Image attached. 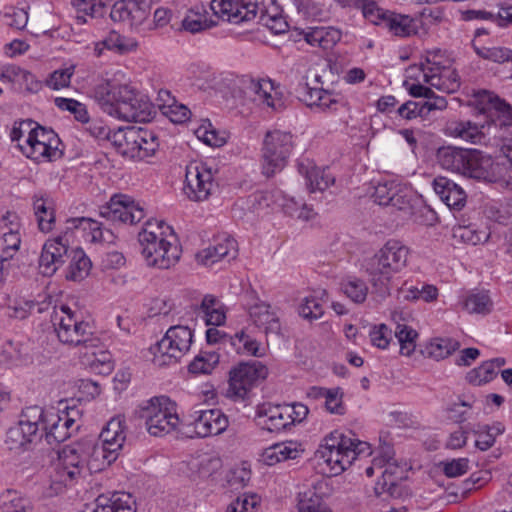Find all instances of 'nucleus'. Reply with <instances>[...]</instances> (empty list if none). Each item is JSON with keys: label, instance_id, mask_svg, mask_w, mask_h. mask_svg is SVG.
I'll return each instance as SVG.
<instances>
[{"label": "nucleus", "instance_id": "1", "mask_svg": "<svg viewBox=\"0 0 512 512\" xmlns=\"http://www.w3.org/2000/svg\"><path fill=\"white\" fill-rule=\"evenodd\" d=\"M95 99L109 115L128 122H146L151 118V103L130 85L105 82L96 86Z\"/></svg>", "mask_w": 512, "mask_h": 512}, {"label": "nucleus", "instance_id": "2", "mask_svg": "<svg viewBox=\"0 0 512 512\" xmlns=\"http://www.w3.org/2000/svg\"><path fill=\"white\" fill-rule=\"evenodd\" d=\"M408 256L407 246L399 240L390 239L366 260L365 271L373 293L381 298L390 295L392 277L406 268Z\"/></svg>", "mask_w": 512, "mask_h": 512}, {"label": "nucleus", "instance_id": "3", "mask_svg": "<svg viewBox=\"0 0 512 512\" xmlns=\"http://www.w3.org/2000/svg\"><path fill=\"white\" fill-rule=\"evenodd\" d=\"M52 322L57 337L63 344L83 347L87 350L101 346V341L94 335L90 323L84 321L78 311L72 310L67 305L55 308Z\"/></svg>", "mask_w": 512, "mask_h": 512}, {"label": "nucleus", "instance_id": "4", "mask_svg": "<svg viewBox=\"0 0 512 512\" xmlns=\"http://www.w3.org/2000/svg\"><path fill=\"white\" fill-rule=\"evenodd\" d=\"M192 342L193 332L188 326L170 327L162 339L150 349L153 363L158 367L178 363L190 350Z\"/></svg>", "mask_w": 512, "mask_h": 512}, {"label": "nucleus", "instance_id": "5", "mask_svg": "<svg viewBox=\"0 0 512 512\" xmlns=\"http://www.w3.org/2000/svg\"><path fill=\"white\" fill-rule=\"evenodd\" d=\"M141 418L145 420L148 433L156 437L175 431L180 422L176 404L166 396L148 400L141 407Z\"/></svg>", "mask_w": 512, "mask_h": 512}, {"label": "nucleus", "instance_id": "6", "mask_svg": "<svg viewBox=\"0 0 512 512\" xmlns=\"http://www.w3.org/2000/svg\"><path fill=\"white\" fill-rule=\"evenodd\" d=\"M292 149L291 133L280 130L268 132L263 141L262 173L269 178L280 172L285 167Z\"/></svg>", "mask_w": 512, "mask_h": 512}, {"label": "nucleus", "instance_id": "7", "mask_svg": "<svg viewBox=\"0 0 512 512\" xmlns=\"http://www.w3.org/2000/svg\"><path fill=\"white\" fill-rule=\"evenodd\" d=\"M352 445L351 437L339 431L325 437L316 451V458L322 460L332 476H337L351 466V456L347 448Z\"/></svg>", "mask_w": 512, "mask_h": 512}, {"label": "nucleus", "instance_id": "8", "mask_svg": "<svg viewBox=\"0 0 512 512\" xmlns=\"http://www.w3.org/2000/svg\"><path fill=\"white\" fill-rule=\"evenodd\" d=\"M268 375V369L259 361L242 362L229 373L228 394L235 399L244 400L251 389Z\"/></svg>", "mask_w": 512, "mask_h": 512}, {"label": "nucleus", "instance_id": "9", "mask_svg": "<svg viewBox=\"0 0 512 512\" xmlns=\"http://www.w3.org/2000/svg\"><path fill=\"white\" fill-rule=\"evenodd\" d=\"M37 413L39 426L45 432V439L48 444H59L70 437L75 426L74 414L78 411L71 409L70 411H47L43 412L38 408L33 409ZM77 427L75 428V430Z\"/></svg>", "mask_w": 512, "mask_h": 512}, {"label": "nucleus", "instance_id": "10", "mask_svg": "<svg viewBox=\"0 0 512 512\" xmlns=\"http://www.w3.org/2000/svg\"><path fill=\"white\" fill-rule=\"evenodd\" d=\"M479 114L484 117L482 124L486 125V131L509 127L512 125V107L497 95L482 91L476 97Z\"/></svg>", "mask_w": 512, "mask_h": 512}, {"label": "nucleus", "instance_id": "11", "mask_svg": "<svg viewBox=\"0 0 512 512\" xmlns=\"http://www.w3.org/2000/svg\"><path fill=\"white\" fill-rule=\"evenodd\" d=\"M210 9L218 19L232 24L250 22L259 12L258 4L253 0H212Z\"/></svg>", "mask_w": 512, "mask_h": 512}, {"label": "nucleus", "instance_id": "12", "mask_svg": "<svg viewBox=\"0 0 512 512\" xmlns=\"http://www.w3.org/2000/svg\"><path fill=\"white\" fill-rule=\"evenodd\" d=\"M101 217L120 223L135 224L140 222L144 216V208L140 203L127 195H114L110 201L100 208Z\"/></svg>", "mask_w": 512, "mask_h": 512}, {"label": "nucleus", "instance_id": "13", "mask_svg": "<svg viewBox=\"0 0 512 512\" xmlns=\"http://www.w3.org/2000/svg\"><path fill=\"white\" fill-rule=\"evenodd\" d=\"M151 243V251H149L145 242H139L142 254L149 266L168 269L177 263L181 250L175 234H169L168 238L155 239V242Z\"/></svg>", "mask_w": 512, "mask_h": 512}, {"label": "nucleus", "instance_id": "14", "mask_svg": "<svg viewBox=\"0 0 512 512\" xmlns=\"http://www.w3.org/2000/svg\"><path fill=\"white\" fill-rule=\"evenodd\" d=\"M185 183L184 191L193 201L206 200L214 187L211 170L198 163H191L186 167Z\"/></svg>", "mask_w": 512, "mask_h": 512}, {"label": "nucleus", "instance_id": "15", "mask_svg": "<svg viewBox=\"0 0 512 512\" xmlns=\"http://www.w3.org/2000/svg\"><path fill=\"white\" fill-rule=\"evenodd\" d=\"M61 479L66 483H72L82 475L87 467L84 441H79L65 446L59 453Z\"/></svg>", "mask_w": 512, "mask_h": 512}, {"label": "nucleus", "instance_id": "16", "mask_svg": "<svg viewBox=\"0 0 512 512\" xmlns=\"http://www.w3.org/2000/svg\"><path fill=\"white\" fill-rule=\"evenodd\" d=\"M499 168V164H495L490 156L476 149H468L461 174L476 180L496 182Z\"/></svg>", "mask_w": 512, "mask_h": 512}, {"label": "nucleus", "instance_id": "17", "mask_svg": "<svg viewBox=\"0 0 512 512\" xmlns=\"http://www.w3.org/2000/svg\"><path fill=\"white\" fill-rule=\"evenodd\" d=\"M296 94L300 101L310 108L320 111H337L343 105V98L333 91L323 88L311 87L308 83H300L296 88Z\"/></svg>", "mask_w": 512, "mask_h": 512}, {"label": "nucleus", "instance_id": "18", "mask_svg": "<svg viewBox=\"0 0 512 512\" xmlns=\"http://www.w3.org/2000/svg\"><path fill=\"white\" fill-rule=\"evenodd\" d=\"M437 52H428L425 63H421L423 80L425 83L438 89H442V80L447 79L449 84L446 87L447 92H454L460 87V77L455 70L442 66L436 60Z\"/></svg>", "mask_w": 512, "mask_h": 512}, {"label": "nucleus", "instance_id": "19", "mask_svg": "<svg viewBox=\"0 0 512 512\" xmlns=\"http://www.w3.org/2000/svg\"><path fill=\"white\" fill-rule=\"evenodd\" d=\"M39 421H32L27 415L19 420V422L10 427L6 433L5 444L11 451L26 450L38 436Z\"/></svg>", "mask_w": 512, "mask_h": 512}, {"label": "nucleus", "instance_id": "20", "mask_svg": "<svg viewBox=\"0 0 512 512\" xmlns=\"http://www.w3.org/2000/svg\"><path fill=\"white\" fill-rule=\"evenodd\" d=\"M150 8L144 0H119L111 8L110 17L115 22L141 25L149 16Z\"/></svg>", "mask_w": 512, "mask_h": 512}, {"label": "nucleus", "instance_id": "21", "mask_svg": "<svg viewBox=\"0 0 512 512\" xmlns=\"http://www.w3.org/2000/svg\"><path fill=\"white\" fill-rule=\"evenodd\" d=\"M288 410L284 405H262L257 409L256 423L263 430L278 433L292 425Z\"/></svg>", "mask_w": 512, "mask_h": 512}, {"label": "nucleus", "instance_id": "22", "mask_svg": "<svg viewBox=\"0 0 512 512\" xmlns=\"http://www.w3.org/2000/svg\"><path fill=\"white\" fill-rule=\"evenodd\" d=\"M69 258L68 248L61 242V238L48 240L42 248L39 257L40 273L52 276Z\"/></svg>", "mask_w": 512, "mask_h": 512}, {"label": "nucleus", "instance_id": "23", "mask_svg": "<svg viewBox=\"0 0 512 512\" xmlns=\"http://www.w3.org/2000/svg\"><path fill=\"white\" fill-rule=\"evenodd\" d=\"M227 427L228 419L219 409L195 411L194 428L199 437L221 434Z\"/></svg>", "mask_w": 512, "mask_h": 512}, {"label": "nucleus", "instance_id": "24", "mask_svg": "<svg viewBox=\"0 0 512 512\" xmlns=\"http://www.w3.org/2000/svg\"><path fill=\"white\" fill-rule=\"evenodd\" d=\"M238 255L237 241L230 236H223L215 240V244L204 249L197 257L199 261L206 265L211 266L214 263L227 259L231 261Z\"/></svg>", "mask_w": 512, "mask_h": 512}, {"label": "nucleus", "instance_id": "25", "mask_svg": "<svg viewBox=\"0 0 512 512\" xmlns=\"http://www.w3.org/2000/svg\"><path fill=\"white\" fill-rule=\"evenodd\" d=\"M435 193L447 207L454 210H461L466 204V193L454 181L446 177H437L433 181Z\"/></svg>", "mask_w": 512, "mask_h": 512}, {"label": "nucleus", "instance_id": "26", "mask_svg": "<svg viewBox=\"0 0 512 512\" xmlns=\"http://www.w3.org/2000/svg\"><path fill=\"white\" fill-rule=\"evenodd\" d=\"M91 512H136L135 501L129 493L115 492L112 495H100L95 500Z\"/></svg>", "mask_w": 512, "mask_h": 512}, {"label": "nucleus", "instance_id": "27", "mask_svg": "<svg viewBox=\"0 0 512 512\" xmlns=\"http://www.w3.org/2000/svg\"><path fill=\"white\" fill-rule=\"evenodd\" d=\"M249 315L253 320L254 324L263 328L266 334H279L281 330V324L278 316L268 303L258 300L255 304L249 308Z\"/></svg>", "mask_w": 512, "mask_h": 512}, {"label": "nucleus", "instance_id": "28", "mask_svg": "<svg viewBox=\"0 0 512 512\" xmlns=\"http://www.w3.org/2000/svg\"><path fill=\"white\" fill-rule=\"evenodd\" d=\"M449 133L472 144L486 143L488 132L486 125L471 121H453L448 126Z\"/></svg>", "mask_w": 512, "mask_h": 512}, {"label": "nucleus", "instance_id": "29", "mask_svg": "<svg viewBox=\"0 0 512 512\" xmlns=\"http://www.w3.org/2000/svg\"><path fill=\"white\" fill-rule=\"evenodd\" d=\"M461 307L469 314L486 316L494 309V302L488 290L473 289L461 298Z\"/></svg>", "mask_w": 512, "mask_h": 512}, {"label": "nucleus", "instance_id": "30", "mask_svg": "<svg viewBox=\"0 0 512 512\" xmlns=\"http://www.w3.org/2000/svg\"><path fill=\"white\" fill-rule=\"evenodd\" d=\"M83 441L86 452L87 468L89 470H102L113 463L118 457L116 452H110L106 446L99 442H94L92 440Z\"/></svg>", "mask_w": 512, "mask_h": 512}, {"label": "nucleus", "instance_id": "31", "mask_svg": "<svg viewBox=\"0 0 512 512\" xmlns=\"http://www.w3.org/2000/svg\"><path fill=\"white\" fill-rule=\"evenodd\" d=\"M18 147L26 157L36 162L43 160L54 161L61 158L63 155L59 147L41 143L33 137H27L25 145L18 144Z\"/></svg>", "mask_w": 512, "mask_h": 512}, {"label": "nucleus", "instance_id": "32", "mask_svg": "<svg viewBox=\"0 0 512 512\" xmlns=\"http://www.w3.org/2000/svg\"><path fill=\"white\" fill-rule=\"evenodd\" d=\"M299 172L305 176L306 185L311 193L323 192L335 183V177L324 168L300 163Z\"/></svg>", "mask_w": 512, "mask_h": 512}, {"label": "nucleus", "instance_id": "33", "mask_svg": "<svg viewBox=\"0 0 512 512\" xmlns=\"http://www.w3.org/2000/svg\"><path fill=\"white\" fill-rule=\"evenodd\" d=\"M67 229L89 230L93 242L113 243L114 234L110 229L103 227V224L88 217L69 218L66 221Z\"/></svg>", "mask_w": 512, "mask_h": 512}, {"label": "nucleus", "instance_id": "34", "mask_svg": "<svg viewBox=\"0 0 512 512\" xmlns=\"http://www.w3.org/2000/svg\"><path fill=\"white\" fill-rule=\"evenodd\" d=\"M112 144L118 152L124 157L139 160L140 150L138 148V136H136V127H128L113 131L111 136Z\"/></svg>", "mask_w": 512, "mask_h": 512}, {"label": "nucleus", "instance_id": "35", "mask_svg": "<svg viewBox=\"0 0 512 512\" xmlns=\"http://www.w3.org/2000/svg\"><path fill=\"white\" fill-rule=\"evenodd\" d=\"M299 447V444L292 441L276 443L263 451L262 461L268 466H273L281 461L296 459L302 452Z\"/></svg>", "mask_w": 512, "mask_h": 512}, {"label": "nucleus", "instance_id": "36", "mask_svg": "<svg viewBox=\"0 0 512 512\" xmlns=\"http://www.w3.org/2000/svg\"><path fill=\"white\" fill-rule=\"evenodd\" d=\"M126 435L124 431V420L121 418H112L106 427L100 433V442L106 446L110 452H116L123 447Z\"/></svg>", "mask_w": 512, "mask_h": 512}, {"label": "nucleus", "instance_id": "37", "mask_svg": "<svg viewBox=\"0 0 512 512\" xmlns=\"http://www.w3.org/2000/svg\"><path fill=\"white\" fill-rule=\"evenodd\" d=\"M208 11L204 6H195L188 10L182 20L184 30L191 33H198L217 25V21L208 17Z\"/></svg>", "mask_w": 512, "mask_h": 512}, {"label": "nucleus", "instance_id": "38", "mask_svg": "<svg viewBox=\"0 0 512 512\" xmlns=\"http://www.w3.org/2000/svg\"><path fill=\"white\" fill-rule=\"evenodd\" d=\"M467 151L459 147L443 146L437 150L436 158L442 168L461 174Z\"/></svg>", "mask_w": 512, "mask_h": 512}, {"label": "nucleus", "instance_id": "39", "mask_svg": "<svg viewBox=\"0 0 512 512\" xmlns=\"http://www.w3.org/2000/svg\"><path fill=\"white\" fill-rule=\"evenodd\" d=\"M197 311L203 314L207 325L220 326L226 320L223 304L218 298L210 294L203 297Z\"/></svg>", "mask_w": 512, "mask_h": 512}, {"label": "nucleus", "instance_id": "40", "mask_svg": "<svg viewBox=\"0 0 512 512\" xmlns=\"http://www.w3.org/2000/svg\"><path fill=\"white\" fill-rule=\"evenodd\" d=\"M389 33L397 37H409L418 31L416 21L408 15L390 11L385 26Z\"/></svg>", "mask_w": 512, "mask_h": 512}, {"label": "nucleus", "instance_id": "41", "mask_svg": "<svg viewBox=\"0 0 512 512\" xmlns=\"http://www.w3.org/2000/svg\"><path fill=\"white\" fill-rule=\"evenodd\" d=\"M304 38L312 46L328 49L340 40V32L330 27H312L304 33Z\"/></svg>", "mask_w": 512, "mask_h": 512}, {"label": "nucleus", "instance_id": "42", "mask_svg": "<svg viewBox=\"0 0 512 512\" xmlns=\"http://www.w3.org/2000/svg\"><path fill=\"white\" fill-rule=\"evenodd\" d=\"M34 214L41 232H50L55 224V210L52 203L43 197L35 198L33 201Z\"/></svg>", "mask_w": 512, "mask_h": 512}, {"label": "nucleus", "instance_id": "43", "mask_svg": "<svg viewBox=\"0 0 512 512\" xmlns=\"http://www.w3.org/2000/svg\"><path fill=\"white\" fill-rule=\"evenodd\" d=\"M406 472V464L400 466L391 458L390 461H387L386 468L382 471V482L379 481L377 483L375 493L380 495L385 490L395 487L399 481L406 478Z\"/></svg>", "mask_w": 512, "mask_h": 512}, {"label": "nucleus", "instance_id": "44", "mask_svg": "<svg viewBox=\"0 0 512 512\" xmlns=\"http://www.w3.org/2000/svg\"><path fill=\"white\" fill-rule=\"evenodd\" d=\"M504 430L505 427L500 422H495L492 425L478 424L473 430L476 435L475 446L482 451L488 450L494 445L496 437Z\"/></svg>", "mask_w": 512, "mask_h": 512}, {"label": "nucleus", "instance_id": "45", "mask_svg": "<svg viewBox=\"0 0 512 512\" xmlns=\"http://www.w3.org/2000/svg\"><path fill=\"white\" fill-rule=\"evenodd\" d=\"M298 510L299 512H332L318 493L316 486L298 494Z\"/></svg>", "mask_w": 512, "mask_h": 512}, {"label": "nucleus", "instance_id": "46", "mask_svg": "<svg viewBox=\"0 0 512 512\" xmlns=\"http://www.w3.org/2000/svg\"><path fill=\"white\" fill-rule=\"evenodd\" d=\"M169 234H174L172 228L158 220H148L143 229L138 234L139 242H145L146 245H152L151 242H155V239L168 238ZM148 250L151 251V246H148Z\"/></svg>", "mask_w": 512, "mask_h": 512}, {"label": "nucleus", "instance_id": "47", "mask_svg": "<svg viewBox=\"0 0 512 512\" xmlns=\"http://www.w3.org/2000/svg\"><path fill=\"white\" fill-rule=\"evenodd\" d=\"M90 268V259L85 255L83 250L77 249L73 251V256L68 266L66 279L72 281H80L89 274Z\"/></svg>", "mask_w": 512, "mask_h": 512}, {"label": "nucleus", "instance_id": "48", "mask_svg": "<svg viewBox=\"0 0 512 512\" xmlns=\"http://www.w3.org/2000/svg\"><path fill=\"white\" fill-rule=\"evenodd\" d=\"M220 356L215 351H203L189 364L188 370L193 374H210L219 364Z\"/></svg>", "mask_w": 512, "mask_h": 512}, {"label": "nucleus", "instance_id": "49", "mask_svg": "<svg viewBox=\"0 0 512 512\" xmlns=\"http://www.w3.org/2000/svg\"><path fill=\"white\" fill-rule=\"evenodd\" d=\"M232 348L238 354H248L256 357L264 355L260 343L252 339L243 330L233 335Z\"/></svg>", "mask_w": 512, "mask_h": 512}, {"label": "nucleus", "instance_id": "50", "mask_svg": "<svg viewBox=\"0 0 512 512\" xmlns=\"http://www.w3.org/2000/svg\"><path fill=\"white\" fill-rule=\"evenodd\" d=\"M136 136H138L137 143L140 150L139 160L153 156L159 148L157 135L153 131L136 127Z\"/></svg>", "mask_w": 512, "mask_h": 512}, {"label": "nucleus", "instance_id": "51", "mask_svg": "<svg viewBox=\"0 0 512 512\" xmlns=\"http://www.w3.org/2000/svg\"><path fill=\"white\" fill-rule=\"evenodd\" d=\"M2 497L5 499L2 512H33L34 504L31 499L19 496L16 491L6 490Z\"/></svg>", "mask_w": 512, "mask_h": 512}, {"label": "nucleus", "instance_id": "52", "mask_svg": "<svg viewBox=\"0 0 512 512\" xmlns=\"http://www.w3.org/2000/svg\"><path fill=\"white\" fill-rule=\"evenodd\" d=\"M101 43L106 49L120 54L133 51L138 46V43L133 38L122 36L116 31H110Z\"/></svg>", "mask_w": 512, "mask_h": 512}, {"label": "nucleus", "instance_id": "53", "mask_svg": "<svg viewBox=\"0 0 512 512\" xmlns=\"http://www.w3.org/2000/svg\"><path fill=\"white\" fill-rule=\"evenodd\" d=\"M416 200H419V198L409 188L399 185L388 206H392L410 217L414 205H416Z\"/></svg>", "mask_w": 512, "mask_h": 512}, {"label": "nucleus", "instance_id": "54", "mask_svg": "<svg viewBox=\"0 0 512 512\" xmlns=\"http://www.w3.org/2000/svg\"><path fill=\"white\" fill-rule=\"evenodd\" d=\"M253 88L259 101L265 103L275 111H279L283 108L284 103L281 98L276 97V92L274 95L272 94L273 85L270 80L258 81L254 84Z\"/></svg>", "mask_w": 512, "mask_h": 512}, {"label": "nucleus", "instance_id": "55", "mask_svg": "<svg viewBox=\"0 0 512 512\" xmlns=\"http://www.w3.org/2000/svg\"><path fill=\"white\" fill-rule=\"evenodd\" d=\"M395 337L400 345V353L410 356L416 348V338L418 337L416 330L405 324H398L395 329Z\"/></svg>", "mask_w": 512, "mask_h": 512}, {"label": "nucleus", "instance_id": "56", "mask_svg": "<svg viewBox=\"0 0 512 512\" xmlns=\"http://www.w3.org/2000/svg\"><path fill=\"white\" fill-rule=\"evenodd\" d=\"M358 3L365 19L374 25L385 26L386 19L390 12L389 10L379 7L376 2L370 0H359Z\"/></svg>", "mask_w": 512, "mask_h": 512}, {"label": "nucleus", "instance_id": "57", "mask_svg": "<svg viewBox=\"0 0 512 512\" xmlns=\"http://www.w3.org/2000/svg\"><path fill=\"white\" fill-rule=\"evenodd\" d=\"M188 465L191 470L190 478L195 481L196 479H206L212 476L218 469L219 461L212 458L196 459L189 462Z\"/></svg>", "mask_w": 512, "mask_h": 512}, {"label": "nucleus", "instance_id": "58", "mask_svg": "<svg viewBox=\"0 0 512 512\" xmlns=\"http://www.w3.org/2000/svg\"><path fill=\"white\" fill-rule=\"evenodd\" d=\"M342 292L355 303H362L367 297L368 287L363 280L349 278L341 282Z\"/></svg>", "mask_w": 512, "mask_h": 512}, {"label": "nucleus", "instance_id": "59", "mask_svg": "<svg viewBox=\"0 0 512 512\" xmlns=\"http://www.w3.org/2000/svg\"><path fill=\"white\" fill-rule=\"evenodd\" d=\"M472 47L476 54L487 60H491L497 63H504L512 61V50L503 47H480L476 41H472Z\"/></svg>", "mask_w": 512, "mask_h": 512}, {"label": "nucleus", "instance_id": "60", "mask_svg": "<svg viewBox=\"0 0 512 512\" xmlns=\"http://www.w3.org/2000/svg\"><path fill=\"white\" fill-rule=\"evenodd\" d=\"M459 348V342L449 338L435 339L427 348L430 357L440 360L448 357Z\"/></svg>", "mask_w": 512, "mask_h": 512}, {"label": "nucleus", "instance_id": "61", "mask_svg": "<svg viewBox=\"0 0 512 512\" xmlns=\"http://www.w3.org/2000/svg\"><path fill=\"white\" fill-rule=\"evenodd\" d=\"M54 103L60 110L72 113L77 121L88 122L89 116L86 107L81 102L71 98L57 97Z\"/></svg>", "mask_w": 512, "mask_h": 512}, {"label": "nucleus", "instance_id": "62", "mask_svg": "<svg viewBox=\"0 0 512 512\" xmlns=\"http://www.w3.org/2000/svg\"><path fill=\"white\" fill-rule=\"evenodd\" d=\"M495 376L496 371L493 370V364L485 361L479 367L470 370L466 375V380L474 386H481L493 380Z\"/></svg>", "mask_w": 512, "mask_h": 512}, {"label": "nucleus", "instance_id": "63", "mask_svg": "<svg viewBox=\"0 0 512 512\" xmlns=\"http://www.w3.org/2000/svg\"><path fill=\"white\" fill-rule=\"evenodd\" d=\"M410 217L415 223L425 226H432L438 222L437 213L421 199L416 200V205H414Z\"/></svg>", "mask_w": 512, "mask_h": 512}, {"label": "nucleus", "instance_id": "64", "mask_svg": "<svg viewBox=\"0 0 512 512\" xmlns=\"http://www.w3.org/2000/svg\"><path fill=\"white\" fill-rule=\"evenodd\" d=\"M113 0H75L78 10L91 17H102Z\"/></svg>", "mask_w": 512, "mask_h": 512}]
</instances>
